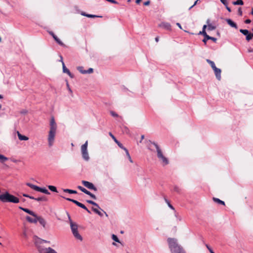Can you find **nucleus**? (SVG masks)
I'll list each match as a JSON object with an SVG mask.
<instances>
[{
	"instance_id": "nucleus-29",
	"label": "nucleus",
	"mask_w": 253,
	"mask_h": 253,
	"mask_svg": "<svg viewBox=\"0 0 253 253\" xmlns=\"http://www.w3.org/2000/svg\"><path fill=\"white\" fill-rule=\"evenodd\" d=\"M26 185H27L28 186L30 187L31 188L33 189L36 191L37 190V189L38 188V186L34 185L30 183H27Z\"/></svg>"
},
{
	"instance_id": "nucleus-43",
	"label": "nucleus",
	"mask_w": 253,
	"mask_h": 253,
	"mask_svg": "<svg viewBox=\"0 0 253 253\" xmlns=\"http://www.w3.org/2000/svg\"><path fill=\"white\" fill-rule=\"evenodd\" d=\"M207 61L211 65L212 67L214 65H215L213 61L210 60V59H207Z\"/></svg>"
},
{
	"instance_id": "nucleus-2",
	"label": "nucleus",
	"mask_w": 253,
	"mask_h": 253,
	"mask_svg": "<svg viewBox=\"0 0 253 253\" xmlns=\"http://www.w3.org/2000/svg\"><path fill=\"white\" fill-rule=\"evenodd\" d=\"M168 242L171 253H185L182 247L178 244L176 239L169 238L168 239Z\"/></svg>"
},
{
	"instance_id": "nucleus-24",
	"label": "nucleus",
	"mask_w": 253,
	"mask_h": 253,
	"mask_svg": "<svg viewBox=\"0 0 253 253\" xmlns=\"http://www.w3.org/2000/svg\"><path fill=\"white\" fill-rule=\"evenodd\" d=\"M17 136L20 140H28L29 139L27 136L22 135L19 131H17Z\"/></svg>"
},
{
	"instance_id": "nucleus-28",
	"label": "nucleus",
	"mask_w": 253,
	"mask_h": 253,
	"mask_svg": "<svg viewBox=\"0 0 253 253\" xmlns=\"http://www.w3.org/2000/svg\"><path fill=\"white\" fill-rule=\"evenodd\" d=\"M78 188L80 189L82 192H84V193L86 194V195L89 194L90 192L88 190H87L84 187L81 186H78Z\"/></svg>"
},
{
	"instance_id": "nucleus-21",
	"label": "nucleus",
	"mask_w": 253,
	"mask_h": 253,
	"mask_svg": "<svg viewBox=\"0 0 253 253\" xmlns=\"http://www.w3.org/2000/svg\"><path fill=\"white\" fill-rule=\"evenodd\" d=\"M37 191H39L47 195H49L50 194V192L45 188H41L39 186Z\"/></svg>"
},
{
	"instance_id": "nucleus-41",
	"label": "nucleus",
	"mask_w": 253,
	"mask_h": 253,
	"mask_svg": "<svg viewBox=\"0 0 253 253\" xmlns=\"http://www.w3.org/2000/svg\"><path fill=\"white\" fill-rule=\"evenodd\" d=\"M199 34L203 35L204 36V38L206 36V35H207L205 30H202V31L200 32Z\"/></svg>"
},
{
	"instance_id": "nucleus-59",
	"label": "nucleus",
	"mask_w": 253,
	"mask_h": 253,
	"mask_svg": "<svg viewBox=\"0 0 253 253\" xmlns=\"http://www.w3.org/2000/svg\"><path fill=\"white\" fill-rule=\"evenodd\" d=\"M176 25H177V26H178L180 29H181V28H181V25H180V23H176Z\"/></svg>"
},
{
	"instance_id": "nucleus-18",
	"label": "nucleus",
	"mask_w": 253,
	"mask_h": 253,
	"mask_svg": "<svg viewBox=\"0 0 253 253\" xmlns=\"http://www.w3.org/2000/svg\"><path fill=\"white\" fill-rule=\"evenodd\" d=\"M214 74L215 75L216 78L218 80H220L221 79V70L219 68H217L214 71Z\"/></svg>"
},
{
	"instance_id": "nucleus-19",
	"label": "nucleus",
	"mask_w": 253,
	"mask_h": 253,
	"mask_svg": "<svg viewBox=\"0 0 253 253\" xmlns=\"http://www.w3.org/2000/svg\"><path fill=\"white\" fill-rule=\"evenodd\" d=\"M74 236L76 238V239L82 241L83 240V238L82 236L79 234L78 232V230L75 231V232L72 233Z\"/></svg>"
},
{
	"instance_id": "nucleus-35",
	"label": "nucleus",
	"mask_w": 253,
	"mask_h": 253,
	"mask_svg": "<svg viewBox=\"0 0 253 253\" xmlns=\"http://www.w3.org/2000/svg\"><path fill=\"white\" fill-rule=\"evenodd\" d=\"M78 70L83 74H85V71L84 70V67L83 66H79L77 67Z\"/></svg>"
},
{
	"instance_id": "nucleus-51",
	"label": "nucleus",
	"mask_w": 253,
	"mask_h": 253,
	"mask_svg": "<svg viewBox=\"0 0 253 253\" xmlns=\"http://www.w3.org/2000/svg\"><path fill=\"white\" fill-rule=\"evenodd\" d=\"M92 210L94 212H95L96 214H97V213L98 212V211H99L96 208H92Z\"/></svg>"
},
{
	"instance_id": "nucleus-12",
	"label": "nucleus",
	"mask_w": 253,
	"mask_h": 253,
	"mask_svg": "<svg viewBox=\"0 0 253 253\" xmlns=\"http://www.w3.org/2000/svg\"><path fill=\"white\" fill-rule=\"evenodd\" d=\"M226 21L227 23V24L229 25H230L231 27L234 28L236 29L238 28L237 24L234 22H233L231 19H226Z\"/></svg>"
},
{
	"instance_id": "nucleus-14",
	"label": "nucleus",
	"mask_w": 253,
	"mask_h": 253,
	"mask_svg": "<svg viewBox=\"0 0 253 253\" xmlns=\"http://www.w3.org/2000/svg\"><path fill=\"white\" fill-rule=\"evenodd\" d=\"M19 208L23 211H24L29 213V214L32 215L33 216H36V213L35 212H34L33 211L28 209H26V208H22L21 207H19Z\"/></svg>"
},
{
	"instance_id": "nucleus-37",
	"label": "nucleus",
	"mask_w": 253,
	"mask_h": 253,
	"mask_svg": "<svg viewBox=\"0 0 253 253\" xmlns=\"http://www.w3.org/2000/svg\"><path fill=\"white\" fill-rule=\"evenodd\" d=\"M80 207L85 210L88 213H91L90 211L84 204L81 203Z\"/></svg>"
},
{
	"instance_id": "nucleus-63",
	"label": "nucleus",
	"mask_w": 253,
	"mask_h": 253,
	"mask_svg": "<svg viewBox=\"0 0 253 253\" xmlns=\"http://www.w3.org/2000/svg\"><path fill=\"white\" fill-rule=\"evenodd\" d=\"M248 52H253V49H248Z\"/></svg>"
},
{
	"instance_id": "nucleus-3",
	"label": "nucleus",
	"mask_w": 253,
	"mask_h": 253,
	"mask_svg": "<svg viewBox=\"0 0 253 253\" xmlns=\"http://www.w3.org/2000/svg\"><path fill=\"white\" fill-rule=\"evenodd\" d=\"M0 201L2 203H12L17 204L19 202V199L8 192L0 194Z\"/></svg>"
},
{
	"instance_id": "nucleus-1",
	"label": "nucleus",
	"mask_w": 253,
	"mask_h": 253,
	"mask_svg": "<svg viewBox=\"0 0 253 253\" xmlns=\"http://www.w3.org/2000/svg\"><path fill=\"white\" fill-rule=\"evenodd\" d=\"M49 126L50 129L48 132L47 140L48 146L51 147L54 142L57 130V125L53 117H52L50 119Z\"/></svg>"
},
{
	"instance_id": "nucleus-26",
	"label": "nucleus",
	"mask_w": 253,
	"mask_h": 253,
	"mask_svg": "<svg viewBox=\"0 0 253 253\" xmlns=\"http://www.w3.org/2000/svg\"><path fill=\"white\" fill-rule=\"evenodd\" d=\"M64 199H65L66 200L68 201H70V202H73V203L75 204L77 206H78V207H80L81 204V203L78 202V201H76L75 200H74V199H70V198H64L63 197Z\"/></svg>"
},
{
	"instance_id": "nucleus-7",
	"label": "nucleus",
	"mask_w": 253,
	"mask_h": 253,
	"mask_svg": "<svg viewBox=\"0 0 253 253\" xmlns=\"http://www.w3.org/2000/svg\"><path fill=\"white\" fill-rule=\"evenodd\" d=\"M38 251L39 253H57L54 249L50 247L40 248Z\"/></svg>"
},
{
	"instance_id": "nucleus-6",
	"label": "nucleus",
	"mask_w": 253,
	"mask_h": 253,
	"mask_svg": "<svg viewBox=\"0 0 253 253\" xmlns=\"http://www.w3.org/2000/svg\"><path fill=\"white\" fill-rule=\"evenodd\" d=\"M87 145L88 141H86V142L81 146V153L82 157L85 161H88L90 158L87 151Z\"/></svg>"
},
{
	"instance_id": "nucleus-48",
	"label": "nucleus",
	"mask_w": 253,
	"mask_h": 253,
	"mask_svg": "<svg viewBox=\"0 0 253 253\" xmlns=\"http://www.w3.org/2000/svg\"><path fill=\"white\" fill-rule=\"evenodd\" d=\"M238 13L240 16L242 15L243 12H242V8L241 7L238 8Z\"/></svg>"
},
{
	"instance_id": "nucleus-38",
	"label": "nucleus",
	"mask_w": 253,
	"mask_h": 253,
	"mask_svg": "<svg viewBox=\"0 0 253 253\" xmlns=\"http://www.w3.org/2000/svg\"><path fill=\"white\" fill-rule=\"evenodd\" d=\"M215 29V27L212 25L211 24H209L208 25V30H210V31H212V30H213Z\"/></svg>"
},
{
	"instance_id": "nucleus-36",
	"label": "nucleus",
	"mask_w": 253,
	"mask_h": 253,
	"mask_svg": "<svg viewBox=\"0 0 253 253\" xmlns=\"http://www.w3.org/2000/svg\"><path fill=\"white\" fill-rule=\"evenodd\" d=\"M112 239L115 242H118V243H121V242L120 241L119 239H118V237L115 235V234H112Z\"/></svg>"
},
{
	"instance_id": "nucleus-34",
	"label": "nucleus",
	"mask_w": 253,
	"mask_h": 253,
	"mask_svg": "<svg viewBox=\"0 0 253 253\" xmlns=\"http://www.w3.org/2000/svg\"><path fill=\"white\" fill-rule=\"evenodd\" d=\"M48 189L52 192H57V188L54 186L49 185L48 186Z\"/></svg>"
},
{
	"instance_id": "nucleus-20",
	"label": "nucleus",
	"mask_w": 253,
	"mask_h": 253,
	"mask_svg": "<svg viewBox=\"0 0 253 253\" xmlns=\"http://www.w3.org/2000/svg\"><path fill=\"white\" fill-rule=\"evenodd\" d=\"M74 236L76 238V239L82 241L83 240V238L82 236L79 234L78 232V230L75 231V232L72 233Z\"/></svg>"
},
{
	"instance_id": "nucleus-16",
	"label": "nucleus",
	"mask_w": 253,
	"mask_h": 253,
	"mask_svg": "<svg viewBox=\"0 0 253 253\" xmlns=\"http://www.w3.org/2000/svg\"><path fill=\"white\" fill-rule=\"evenodd\" d=\"M208 40H211L213 41L214 42H215L216 41V40H217V39L215 38L211 37V36H209L208 35H206V36L203 40V42L205 43V44H206L207 41Z\"/></svg>"
},
{
	"instance_id": "nucleus-25",
	"label": "nucleus",
	"mask_w": 253,
	"mask_h": 253,
	"mask_svg": "<svg viewBox=\"0 0 253 253\" xmlns=\"http://www.w3.org/2000/svg\"><path fill=\"white\" fill-rule=\"evenodd\" d=\"M60 58H61V61L62 62V66H63V73H67L68 74V73H69L70 71L69 69H68L65 65V64L63 61V58H62V57L61 56H60Z\"/></svg>"
},
{
	"instance_id": "nucleus-50",
	"label": "nucleus",
	"mask_w": 253,
	"mask_h": 253,
	"mask_svg": "<svg viewBox=\"0 0 253 253\" xmlns=\"http://www.w3.org/2000/svg\"><path fill=\"white\" fill-rule=\"evenodd\" d=\"M206 247L208 249V250L210 251V252L211 253L212 252H213L212 250L211 249V248L208 245L206 244Z\"/></svg>"
},
{
	"instance_id": "nucleus-53",
	"label": "nucleus",
	"mask_w": 253,
	"mask_h": 253,
	"mask_svg": "<svg viewBox=\"0 0 253 253\" xmlns=\"http://www.w3.org/2000/svg\"><path fill=\"white\" fill-rule=\"evenodd\" d=\"M251 22V20L250 19H246L245 21V23L246 24H250Z\"/></svg>"
},
{
	"instance_id": "nucleus-52",
	"label": "nucleus",
	"mask_w": 253,
	"mask_h": 253,
	"mask_svg": "<svg viewBox=\"0 0 253 253\" xmlns=\"http://www.w3.org/2000/svg\"><path fill=\"white\" fill-rule=\"evenodd\" d=\"M226 9L229 11V12H231V8L228 6V4L226 5H225Z\"/></svg>"
},
{
	"instance_id": "nucleus-22",
	"label": "nucleus",
	"mask_w": 253,
	"mask_h": 253,
	"mask_svg": "<svg viewBox=\"0 0 253 253\" xmlns=\"http://www.w3.org/2000/svg\"><path fill=\"white\" fill-rule=\"evenodd\" d=\"M110 135L113 138L115 142L118 144L120 148H124L123 145L121 142H120L111 132H110Z\"/></svg>"
},
{
	"instance_id": "nucleus-47",
	"label": "nucleus",
	"mask_w": 253,
	"mask_h": 253,
	"mask_svg": "<svg viewBox=\"0 0 253 253\" xmlns=\"http://www.w3.org/2000/svg\"><path fill=\"white\" fill-rule=\"evenodd\" d=\"M88 195L89 196H90V197H91L92 198H93V199L95 200L96 199V197L95 195L92 194L90 192L89 193V194H88Z\"/></svg>"
},
{
	"instance_id": "nucleus-57",
	"label": "nucleus",
	"mask_w": 253,
	"mask_h": 253,
	"mask_svg": "<svg viewBox=\"0 0 253 253\" xmlns=\"http://www.w3.org/2000/svg\"><path fill=\"white\" fill-rule=\"evenodd\" d=\"M212 69L213 71H214L215 69H216L217 68L216 67L215 65H214L212 67Z\"/></svg>"
},
{
	"instance_id": "nucleus-9",
	"label": "nucleus",
	"mask_w": 253,
	"mask_h": 253,
	"mask_svg": "<svg viewBox=\"0 0 253 253\" xmlns=\"http://www.w3.org/2000/svg\"><path fill=\"white\" fill-rule=\"evenodd\" d=\"M240 32L244 35L246 36V39L248 41H250L252 39V38H253V36H252V34L250 33L249 31L248 30L240 29Z\"/></svg>"
},
{
	"instance_id": "nucleus-10",
	"label": "nucleus",
	"mask_w": 253,
	"mask_h": 253,
	"mask_svg": "<svg viewBox=\"0 0 253 253\" xmlns=\"http://www.w3.org/2000/svg\"><path fill=\"white\" fill-rule=\"evenodd\" d=\"M68 218H69V219L70 221L71 231H72V232L73 233V232H75V231H77V230H78V225L76 223H74L72 221V220L70 218V216L69 214H68Z\"/></svg>"
},
{
	"instance_id": "nucleus-58",
	"label": "nucleus",
	"mask_w": 253,
	"mask_h": 253,
	"mask_svg": "<svg viewBox=\"0 0 253 253\" xmlns=\"http://www.w3.org/2000/svg\"><path fill=\"white\" fill-rule=\"evenodd\" d=\"M23 196L25 197H27L29 198L30 195L26 194H23Z\"/></svg>"
},
{
	"instance_id": "nucleus-61",
	"label": "nucleus",
	"mask_w": 253,
	"mask_h": 253,
	"mask_svg": "<svg viewBox=\"0 0 253 253\" xmlns=\"http://www.w3.org/2000/svg\"><path fill=\"white\" fill-rule=\"evenodd\" d=\"M29 198L31 199L35 200V199H36V198H35L33 196H30Z\"/></svg>"
},
{
	"instance_id": "nucleus-39",
	"label": "nucleus",
	"mask_w": 253,
	"mask_h": 253,
	"mask_svg": "<svg viewBox=\"0 0 253 253\" xmlns=\"http://www.w3.org/2000/svg\"><path fill=\"white\" fill-rule=\"evenodd\" d=\"M165 201H166V202L168 204V206H169V207L171 209H172V210H174V207H173V206H172L170 204V203L169 202V201L167 199H165Z\"/></svg>"
},
{
	"instance_id": "nucleus-4",
	"label": "nucleus",
	"mask_w": 253,
	"mask_h": 253,
	"mask_svg": "<svg viewBox=\"0 0 253 253\" xmlns=\"http://www.w3.org/2000/svg\"><path fill=\"white\" fill-rule=\"evenodd\" d=\"M152 143L155 146L157 152L158 158L160 160H161L163 165L166 166L168 165L169 164V160L163 155V153L158 145L155 142H153Z\"/></svg>"
},
{
	"instance_id": "nucleus-64",
	"label": "nucleus",
	"mask_w": 253,
	"mask_h": 253,
	"mask_svg": "<svg viewBox=\"0 0 253 253\" xmlns=\"http://www.w3.org/2000/svg\"><path fill=\"white\" fill-rule=\"evenodd\" d=\"M141 1V0H136V3H139Z\"/></svg>"
},
{
	"instance_id": "nucleus-49",
	"label": "nucleus",
	"mask_w": 253,
	"mask_h": 253,
	"mask_svg": "<svg viewBox=\"0 0 253 253\" xmlns=\"http://www.w3.org/2000/svg\"><path fill=\"white\" fill-rule=\"evenodd\" d=\"M220 1L224 6L228 4L226 0H220Z\"/></svg>"
},
{
	"instance_id": "nucleus-23",
	"label": "nucleus",
	"mask_w": 253,
	"mask_h": 253,
	"mask_svg": "<svg viewBox=\"0 0 253 253\" xmlns=\"http://www.w3.org/2000/svg\"><path fill=\"white\" fill-rule=\"evenodd\" d=\"M37 222H39L42 226H43V227H45L46 222L42 217L38 216Z\"/></svg>"
},
{
	"instance_id": "nucleus-33",
	"label": "nucleus",
	"mask_w": 253,
	"mask_h": 253,
	"mask_svg": "<svg viewBox=\"0 0 253 253\" xmlns=\"http://www.w3.org/2000/svg\"><path fill=\"white\" fill-rule=\"evenodd\" d=\"M35 200L37 201H46L47 200V198L44 196L41 197H38L36 198V199H35Z\"/></svg>"
},
{
	"instance_id": "nucleus-17",
	"label": "nucleus",
	"mask_w": 253,
	"mask_h": 253,
	"mask_svg": "<svg viewBox=\"0 0 253 253\" xmlns=\"http://www.w3.org/2000/svg\"><path fill=\"white\" fill-rule=\"evenodd\" d=\"M86 202L96 207L98 209H100L105 214L106 216H108V214H107V213L105 211H103L102 209H101L99 207V205L96 203H95L91 200H86Z\"/></svg>"
},
{
	"instance_id": "nucleus-27",
	"label": "nucleus",
	"mask_w": 253,
	"mask_h": 253,
	"mask_svg": "<svg viewBox=\"0 0 253 253\" xmlns=\"http://www.w3.org/2000/svg\"><path fill=\"white\" fill-rule=\"evenodd\" d=\"M213 201L218 204H220V205H225V203L224 201L220 200L218 198H213Z\"/></svg>"
},
{
	"instance_id": "nucleus-11",
	"label": "nucleus",
	"mask_w": 253,
	"mask_h": 253,
	"mask_svg": "<svg viewBox=\"0 0 253 253\" xmlns=\"http://www.w3.org/2000/svg\"><path fill=\"white\" fill-rule=\"evenodd\" d=\"M49 34L53 37L54 40L60 45L63 46H64V44L62 42V41L53 33V32L50 31L49 32Z\"/></svg>"
},
{
	"instance_id": "nucleus-32",
	"label": "nucleus",
	"mask_w": 253,
	"mask_h": 253,
	"mask_svg": "<svg viewBox=\"0 0 253 253\" xmlns=\"http://www.w3.org/2000/svg\"><path fill=\"white\" fill-rule=\"evenodd\" d=\"M233 4L234 5H243L244 2L242 0H237L236 1H233Z\"/></svg>"
},
{
	"instance_id": "nucleus-62",
	"label": "nucleus",
	"mask_w": 253,
	"mask_h": 253,
	"mask_svg": "<svg viewBox=\"0 0 253 253\" xmlns=\"http://www.w3.org/2000/svg\"><path fill=\"white\" fill-rule=\"evenodd\" d=\"M128 159H129L130 162L132 163L133 162H132V160L130 156L128 157Z\"/></svg>"
},
{
	"instance_id": "nucleus-30",
	"label": "nucleus",
	"mask_w": 253,
	"mask_h": 253,
	"mask_svg": "<svg viewBox=\"0 0 253 253\" xmlns=\"http://www.w3.org/2000/svg\"><path fill=\"white\" fill-rule=\"evenodd\" d=\"M63 191L65 192L68 193L69 194H77V192L76 190L69 189H65L63 190Z\"/></svg>"
},
{
	"instance_id": "nucleus-31",
	"label": "nucleus",
	"mask_w": 253,
	"mask_h": 253,
	"mask_svg": "<svg viewBox=\"0 0 253 253\" xmlns=\"http://www.w3.org/2000/svg\"><path fill=\"white\" fill-rule=\"evenodd\" d=\"M8 160V158L3 155L0 154V162L1 163H4Z\"/></svg>"
},
{
	"instance_id": "nucleus-60",
	"label": "nucleus",
	"mask_w": 253,
	"mask_h": 253,
	"mask_svg": "<svg viewBox=\"0 0 253 253\" xmlns=\"http://www.w3.org/2000/svg\"><path fill=\"white\" fill-rule=\"evenodd\" d=\"M144 138V135H142L141 136V140L140 141V142L141 143L142 142V140Z\"/></svg>"
},
{
	"instance_id": "nucleus-54",
	"label": "nucleus",
	"mask_w": 253,
	"mask_h": 253,
	"mask_svg": "<svg viewBox=\"0 0 253 253\" xmlns=\"http://www.w3.org/2000/svg\"><path fill=\"white\" fill-rule=\"evenodd\" d=\"M71 78H74V75L70 72V71L69 72V73H68L67 74Z\"/></svg>"
},
{
	"instance_id": "nucleus-45",
	"label": "nucleus",
	"mask_w": 253,
	"mask_h": 253,
	"mask_svg": "<svg viewBox=\"0 0 253 253\" xmlns=\"http://www.w3.org/2000/svg\"><path fill=\"white\" fill-rule=\"evenodd\" d=\"M110 114L113 117H117L118 116V114L113 111H111Z\"/></svg>"
},
{
	"instance_id": "nucleus-40",
	"label": "nucleus",
	"mask_w": 253,
	"mask_h": 253,
	"mask_svg": "<svg viewBox=\"0 0 253 253\" xmlns=\"http://www.w3.org/2000/svg\"><path fill=\"white\" fill-rule=\"evenodd\" d=\"M174 191L177 193H180L181 192V189L178 186H174Z\"/></svg>"
},
{
	"instance_id": "nucleus-44",
	"label": "nucleus",
	"mask_w": 253,
	"mask_h": 253,
	"mask_svg": "<svg viewBox=\"0 0 253 253\" xmlns=\"http://www.w3.org/2000/svg\"><path fill=\"white\" fill-rule=\"evenodd\" d=\"M122 149L125 151V152L126 153V156H127V157L130 156L129 154V152H128V150H127V149L126 148L124 147V148H122Z\"/></svg>"
},
{
	"instance_id": "nucleus-13",
	"label": "nucleus",
	"mask_w": 253,
	"mask_h": 253,
	"mask_svg": "<svg viewBox=\"0 0 253 253\" xmlns=\"http://www.w3.org/2000/svg\"><path fill=\"white\" fill-rule=\"evenodd\" d=\"M35 218H31V217L29 216H27L26 218V220L30 222V223H37V218H38V215L36 214V216H34Z\"/></svg>"
},
{
	"instance_id": "nucleus-42",
	"label": "nucleus",
	"mask_w": 253,
	"mask_h": 253,
	"mask_svg": "<svg viewBox=\"0 0 253 253\" xmlns=\"http://www.w3.org/2000/svg\"><path fill=\"white\" fill-rule=\"evenodd\" d=\"M93 69L91 68H89L87 70L85 71V74H90L93 72Z\"/></svg>"
},
{
	"instance_id": "nucleus-8",
	"label": "nucleus",
	"mask_w": 253,
	"mask_h": 253,
	"mask_svg": "<svg viewBox=\"0 0 253 253\" xmlns=\"http://www.w3.org/2000/svg\"><path fill=\"white\" fill-rule=\"evenodd\" d=\"M82 182L83 184L88 189L92 190L94 191H96L97 190V188L93 185V183L85 180H83Z\"/></svg>"
},
{
	"instance_id": "nucleus-46",
	"label": "nucleus",
	"mask_w": 253,
	"mask_h": 253,
	"mask_svg": "<svg viewBox=\"0 0 253 253\" xmlns=\"http://www.w3.org/2000/svg\"><path fill=\"white\" fill-rule=\"evenodd\" d=\"M86 16L87 17H89V18H94V17H98L97 16H96L95 15H92V14H86Z\"/></svg>"
},
{
	"instance_id": "nucleus-15",
	"label": "nucleus",
	"mask_w": 253,
	"mask_h": 253,
	"mask_svg": "<svg viewBox=\"0 0 253 253\" xmlns=\"http://www.w3.org/2000/svg\"><path fill=\"white\" fill-rule=\"evenodd\" d=\"M160 26L163 27L164 28H165L168 30H171V25L169 23H167V22L162 23L160 25Z\"/></svg>"
},
{
	"instance_id": "nucleus-55",
	"label": "nucleus",
	"mask_w": 253,
	"mask_h": 253,
	"mask_svg": "<svg viewBox=\"0 0 253 253\" xmlns=\"http://www.w3.org/2000/svg\"><path fill=\"white\" fill-rule=\"evenodd\" d=\"M149 4H150V1L149 0H148V1H145V2H144V5H148Z\"/></svg>"
},
{
	"instance_id": "nucleus-5",
	"label": "nucleus",
	"mask_w": 253,
	"mask_h": 253,
	"mask_svg": "<svg viewBox=\"0 0 253 253\" xmlns=\"http://www.w3.org/2000/svg\"><path fill=\"white\" fill-rule=\"evenodd\" d=\"M33 242L34 243L37 249L39 250L40 248H44L43 244V243H50V241L43 240L37 236H35L33 237Z\"/></svg>"
},
{
	"instance_id": "nucleus-56",
	"label": "nucleus",
	"mask_w": 253,
	"mask_h": 253,
	"mask_svg": "<svg viewBox=\"0 0 253 253\" xmlns=\"http://www.w3.org/2000/svg\"><path fill=\"white\" fill-rule=\"evenodd\" d=\"M97 214H98L100 216H103V213L100 211H98V212L97 213Z\"/></svg>"
}]
</instances>
